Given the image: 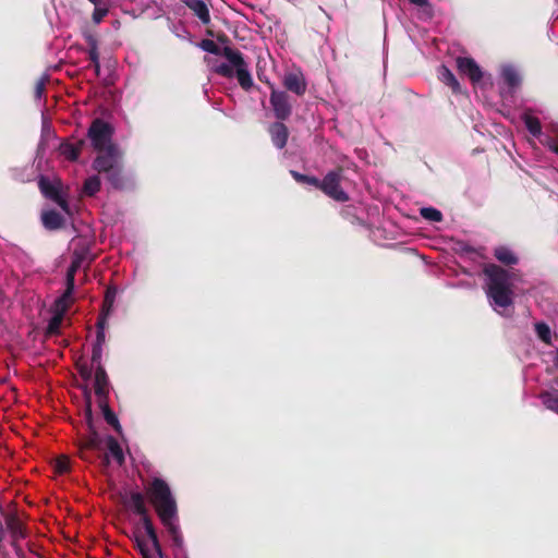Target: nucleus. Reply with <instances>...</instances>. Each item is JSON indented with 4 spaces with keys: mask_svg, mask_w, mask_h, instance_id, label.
Wrapping results in <instances>:
<instances>
[{
    "mask_svg": "<svg viewBox=\"0 0 558 558\" xmlns=\"http://www.w3.org/2000/svg\"><path fill=\"white\" fill-rule=\"evenodd\" d=\"M291 175L299 183L310 184L315 187H318L319 179L312 175L302 174L298 171L292 170Z\"/></svg>",
    "mask_w": 558,
    "mask_h": 558,
    "instance_id": "38",
    "label": "nucleus"
},
{
    "mask_svg": "<svg viewBox=\"0 0 558 558\" xmlns=\"http://www.w3.org/2000/svg\"><path fill=\"white\" fill-rule=\"evenodd\" d=\"M411 3L417 7H424L428 4V0H409Z\"/></svg>",
    "mask_w": 558,
    "mask_h": 558,
    "instance_id": "45",
    "label": "nucleus"
},
{
    "mask_svg": "<svg viewBox=\"0 0 558 558\" xmlns=\"http://www.w3.org/2000/svg\"><path fill=\"white\" fill-rule=\"evenodd\" d=\"M85 420L87 424V435L83 436L78 444L80 458L93 462L97 457V452L104 448V440L94 426V417L92 411L90 397L87 399V408L85 412Z\"/></svg>",
    "mask_w": 558,
    "mask_h": 558,
    "instance_id": "4",
    "label": "nucleus"
},
{
    "mask_svg": "<svg viewBox=\"0 0 558 558\" xmlns=\"http://www.w3.org/2000/svg\"><path fill=\"white\" fill-rule=\"evenodd\" d=\"M113 128L102 119L93 120L87 131V137L90 141L93 148L97 151L109 149V147H117L112 143Z\"/></svg>",
    "mask_w": 558,
    "mask_h": 558,
    "instance_id": "5",
    "label": "nucleus"
},
{
    "mask_svg": "<svg viewBox=\"0 0 558 558\" xmlns=\"http://www.w3.org/2000/svg\"><path fill=\"white\" fill-rule=\"evenodd\" d=\"M107 319L108 318H106V317H100V316L98 317L97 324H96V327H97L96 341L94 344L104 345L105 340H106L105 328L107 325Z\"/></svg>",
    "mask_w": 558,
    "mask_h": 558,
    "instance_id": "37",
    "label": "nucleus"
},
{
    "mask_svg": "<svg viewBox=\"0 0 558 558\" xmlns=\"http://www.w3.org/2000/svg\"><path fill=\"white\" fill-rule=\"evenodd\" d=\"M123 505L131 509L134 513L140 515L141 523L145 531V535L151 544V549L154 554L150 553V548L148 547V543L145 539L140 529H136L133 533V541L135 543L136 548L138 549L142 558H163V551L161 548V544L159 542V537L157 534V530L153 523V520L148 513V508L145 502V497L141 492H131L128 496L123 498Z\"/></svg>",
    "mask_w": 558,
    "mask_h": 558,
    "instance_id": "2",
    "label": "nucleus"
},
{
    "mask_svg": "<svg viewBox=\"0 0 558 558\" xmlns=\"http://www.w3.org/2000/svg\"><path fill=\"white\" fill-rule=\"evenodd\" d=\"M41 222L47 230H58L62 228L64 219L61 214L51 209L41 214Z\"/></svg>",
    "mask_w": 558,
    "mask_h": 558,
    "instance_id": "18",
    "label": "nucleus"
},
{
    "mask_svg": "<svg viewBox=\"0 0 558 558\" xmlns=\"http://www.w3.org/2000/svg\"><path fill=\"white\" fill-rule=\"evenodd\" d=\"M38 187L46 198L54 202L62 210L69 211L68 201L61 195L59 186L51 183L48 178L41 175L38 180Z\"/></svg>",
    "mask_w": 558,
    "mask_h": 558,
    "instance_id": "11",
    "label": "nucleus"
},
{
    "mask_svg": "<svg viewBox=\"0 0 558 558\" xmlns=\"http://www.w3.org/2000/svg\"><path fill=\"white\" fill-rule=\"evenodd\" d=\"M535 331L537 337L545 342L546 344H549L551 342V331L549 326L546 323L539 322L535 324Z\"/></svg>",
    "mask_w": 558,
    "mask_h": 558,
    "instance_id": "33",
    "label": "nucleus"
},
{
    "mask_svg": "<svg viewBox=\"0 0 558 558\" xmlns=\"http://www.w3.org/2000/svg\"><path fill=\"white\" fill-rule=\"evenodd\" d=\"M106 180L116 190H122L125 186V177L123 173V166L120 162L118 166L105 173Z\"/></svg>",
    "mask_w": 558,
    "mask_h": 558,
    "instance_id": "17",
    "label": "nucleus"
},
{
    "mask_svg": "<svg viewBox=\"0 0 558 558\" xmlns=\"http://www.w3.org/2000/svg\"><path fill=\"white\" fill-rule=\"evenodd\" d=\"M105 461H106V463H109V458L107 454H105Z\"/></svg>",
    "mask_w": 558,
    "mask_h": 558,
    "instance_id": "52",
    "label": "nucleus"
},
{
    "mask_svg": "<svg viewBox=\"0 0 558 558\" xmlns=\"http://www.w3.org/2000/svg\"><path fill=\"white\" fill-rule=\"evenodd\" d=\"M502 78L509 87H517L520 84L517 71L510 66L502 70Z\"/></svg>",
    "mask_w": 558,
    "mask_h": 558,
    "instance_id": "32",
    "label": "nucleus"
},
{
    "mask_svg": "<svg viewBox=\"0 0 558 558\" xmlns=\"http://www.w3.org/2000/svg\"><path fill=\"white\" fill-rule=\"evenodd\" d=\"M93 366V364L89 366L86 363H76L77 372L84 380H89L92 378Z\"/></svg>",
    "mask_w": 558,
    "mask_h": 558,
    "instance_id": "41",
    "label": "nucleus"
},
{
    "mask_svg": "<svg viewBox=\"0 0 558 558\" xmlns=\"http://www.w3.org/2000/svg\"><path fill=\"white\" fill-rule=\"evenodd\" d=\"M92 20L95 24H100L109 13V0H99V4H94Z\"/></svg>",
    "mask_w": 558,
    "mask_h": 558,
    "instance_id": "27",
    "label": "nucleus"
},
{
    "mask_svg": "<svg viewBox=\"0 0 558 558\" xmlns=\"http://www.w3.org/2000/svg\"><path fill=\"white\" fill-rule=\"evenodd\" d=\"M539 400L542 401L543 405L549 410L558 414V390L557 389H550V390H544L539 392L538 395Z\"/></svg>",
    "mask_w": 558,
    "mask_h": 558,
    "instance_id": "20",
    "label": "nucleus"
},
{
    "mask_svg": "<svg viewBox=\"0 0 558 558\" xmlns=\"http://www.w3.org/2000/svg\"><path fill=\"white\" fill-rule=\"evenodd\" d=\"M439 78L442 83L449 86L454 94H459L461 92L460 83L458 82L454 74L447 66H440Z\"/></svg>",
    "mask_w": 558,
    "mask_h": 558,
    "instance_id": "22",
    "label": "nucleus"
},
{
    "mask_svg": "<svg viewBox=\"0 0 558 558\" xmlns=\"http://www.w3.org/2000/svg\"><path fill=\"white\" fill-rule=\"evenodd\" d=\"M553 150H554L556 154H558V146H555V147L553 148Z\"/></svg>",
    "mask_w": 558,
    "mask_h": 558,
    "instance_id": "51",
    "label": "nucleus"
},
{
    "mask_svg": "<svg viewBox=\"0 0 558 558\" xmlns=\"http://www.w3.org/2000/svg\"><path fill=\"white\" fill-rule=\"evenodd\" d=\"M60 153L70 161H76L80 157L77 148L74 147L73 143H62L60 145Z\"/></svg>",
    "mask_w": 558,
    "mask_h": 558,
    "instance_id": "34",
    "label": "nucleus"
},
{
    "mask_svg": "<svg viewBox=\"0 0 558 558\" xmlns=\"http://www.w3.org/2000/svg\"><path fill=\"white\" fill-rule=\"evenodd\" d=\"M223 57L232 64V66H234V75L236 76L240 86L244 90L251 89L253 86V78L248 71V64L243 58V53L238 49L226 46L223 47Z\"/></svg>",
    "mask_w": 558,
    "mask_h": 558,
    "instance_id": "6",
    "label": "nucleus"
},
{
    "mask_svg": "<svg viewBox=\"0 0 558 558\" xmlns=\"http://www.w3.org/2000/svg\"><path fill=\"white\" fill-rule=\"evenodd\" d=\"M342 168L329 171L323 180H319L318 187L328 197L344 203L349 201V194L341 187Z\"/></svg>",
    "mask_w": 558,
    "mask_h": 558,
    "instance_id": "7",
    "label": "nucleus"
},
{
    "mask_svg": "<svg viewBox=\"0 0 558 558\" xmlns=\"http://www.w3.org/2000/svg\"><path fill=\"white\" fill-rule=\"evenodd\" d=\"M93 4H99V0H88Z\"/></svg>",
    "mask_w": 558,
    "mask_h": 558,
    "instance_id": "50",
    "label": "nucleus"
},
{
    "mask_svg": "<svg viewBox=\"0 0 558 558\" xmlns=\"http://www.w3.org/2000/svg\"><path fill=\"white\" fill-rule=\"evenodd\" d=\"M186 7L193 12L195 16L199 19L204 25H208L210 23L209 8L204 0L186 2Z\"/></svg>",
    "mask_w": 558,
    "mask_h": 558,
    "instance_id": "16",
    "label": "nucleus"
},
{
    "mask_svg": "<svg viewBox=\"0 0 558 558\" xmlns=\"http://www.w3.org/2000/svg\"><path fill=\"white\" fill-rule=\"evenodd\" d=\"M199 47L208 52V53H211V54H215V56H223V48H220L214 40L211 39H203L201 43H199Z\"/></svg>",
    "mask_w": 558,
    "mask_h": 558,
    "instance_id": "36",
    "label": "nucleus"
},
{
    "mask_svg": "<svg viewBox=\"0 0 558 558\" xmlns=\"http://www.w3.org/2000/svg\"><path fill=\"white\" fill-rule=\"evenodd\" d=\"M456 63L459 72L466 75L472 83H478L483 78V72L473 58L458 57Z\"/></svg>",
    "mask_w": 558,
    "mask_h": 558,
    "instance_id": "13",
    "label": "nucleus"
},
{
    "mask_svg": "<svg viewBox=\"0 0 558 558\" xmlns=\"http://www.w3.org/2000/svg\"><path fill=\"white\" fill-rule=\"evenodd\" d=\"M64 313L56 311L54 315L50 318L46 333L49 336L58 335L63 320Z\"/></svg>",
    "mask_w": 558,
    "mask_h": 558,
    "instance_id": "30",
    "label": "nucleus"
},
{
    "mask_svg": "<svg viewBox=\"0 0 558 558\" xmlns=\"http://www.w3.org/2000/svg\"><path fill=\"white\" fill-rule=\"evenodd\" d=\"M421 216L433 222H440L442 220V214L440 210L434 207H423L420 210Z\"/></svg>",
    "mask_w": 558,
    "mask_h": 558,
    "instance_id": "35",
    "label": "nucleus"
},
{
    "mask_svg": "<svg viewBox=\"0 0 558 558\" xmlns=\"http://www.w3.org/2000/svg\"><path fill=\"white\" fill-rule=\"evenodd\" d=\"M266 83L271 89L269 102L272 107L275 117L278 121L288 120L292 114V104L290 101V96L287 94V92L277 90L269 81H266Z\"/></svg>",
    "mask_w": 558,
    "mask_h": 558,
    "instance_id": "9",
    "label": "nucleus"
},
{
    "mask_svg": "<svg viewBox=\"0 0 558 558\" xmlns=\"http://www.w3.org/2000/svg\"><path fill=\"white\" fill-rule=\"evenodd\" d=\"M272 144L278 148L282 149L286 147L289 138V130L282 121L274 122L268 128Z\"/></svg>",
    "mask_w": 558,
    "mask_h": 558,
    "instance_id": "14",
    "label": "nucleus"
},
{
    "mask_svg": "<svg viewBox=\"0 0 558 558\" xmlns=\"http://www.w3.org/2000/svg\"><path fill=\"white\" fill-rule=\"evenodd\" d=\"M117 296V289L114 287H108L105 293L104 302H102V308L100 313V317H106L110 315L113 303Z\"/></svg>",
    "mask_w": 558,
    "mask_h": 558,
    "instance_id": "24",
    "label": "nucleus"
},
{
    "mask_svg": "<svg viewBox=\"0 0 558 558\" xmlns=\"http://www.w3.org/2000/svg\"><path fill=\"white\" fill-rule=\"evenodd\" d=\"M219 40H221V41H226V40H228V38H227V36H226V35H223V36L219 37Z\"/></svg>",
    "mask_w": 558,
    "mask_h": 558,
    "instance_id": "49",
    "label": "nucleus"
},
{
    "mask_svg": "<svg viewBox=\"0 0 558 558\" xmlns=\"http://www.w3.org/2000/svg\"><path fill=\"white\" fill-rule=\"evenodd\" d=\"M86 144H87V142L84 138L77 140L76 142L73 143L74 147L77 148L78 155H81V153L84 149V147L86 146Z\"/></svg>",
    "mask_w": 558,
    "mask_h": 558,
    "instance_id": "44",
    "label": "nucleus"
},
{
    "mask_svg": "<svg viewBox=\"0 0 558 558\" xmlns=\"http://www.w3.org/2000/svg\"><path fill=\"white\" fill-rule=\"evenodd\" d=\"M93 161V168L101 174L111 170L121 162V155L118 147H109L102 151Z\"/></svg>",
    "mask_w": 558,
    "mask_h": 558,
    "instance_id": "10",
    "label": "nucleus"
},
{
    "mask_svg": "<svg viewBox=\"0 0 558 558\" xmlns=\"http://www.w3.org/2000/svg\"><path fill=\"white\" fill-rule=\"evenodd\" d=\"M145 493L173 546L182 549L184 538L180 529L179 509L169 484L160 477H154L145 485Z\"/></svg>",
    "mask_w": 558,
    "mask_h": 558,
    "instance_id": "1",
    "label": "nucleus"
},
{
    "mask_svg": "<svg viewBox=\"0 0 558 558\" xmlns=\"http://www.w3.org/2000/svg\"><path fill=\"white\" fill-rule=\"evenodd\" d=\"M107 448H108L109 452L111 453V456L113 457V459L118 462V464L122 465L125 460L123 450H122L120 444L118 442V440L113 436L107 437Z\"/></svg>",
    "mask_w": 558,
    "mask_h": 558,
    "instance_id": "26",
    "label": "nucleus"
},
{
    "mask_svg": "<svg viewBox=\"0 0 558 558\" xmlns=\"http://www.w3.org/2000/svg\"><path fill=\"white\" fill-rule=\"evenodd\" d=\"M66 288L61 296L56 300L54 306L56 311L61 313H66L73 303L72 294L74 292L75 284H70V282L65 281Z\"/></svg>",
    "mask_w": 558,
    "mask_h": 558,
    "instance_id": "19",
    "label": "nucleus"
},
{
    "mask_svg": "<svg viewBox=\"0 0 558 558\" xmlns=\"http://www.w3.org/2000/svg\"><path fill=\"white\" fill-rule=\"evenodd\" d=\"M83 256L75 254L71 265L66 270L65 281L70 282V284H75V274L82 266Z\"/></svg>",
    "mask_w": 558,
    "mask_h": 558,
    "instance_id": "29",
    "label": "nucleus"
},
{
    "mask_svg": "<svg viewBox=\"0 0 558 558\" xmlns=\"http://www.w3.org/2000/svg\"><path fill=\"white\" fill-rule=\"evenodd\" d=\"M94 388L98 401L107 400L109 393V379L104 366L96 367Z\"/></svg>",
    "mask_w": 558,
    "mask_h": 558,
    "instance_id": "15",
    "label": "nucleus"
},
{
    "mask_svg": "<svg viewBox=\"0 0 558 558\" xmlns=\"http://www.w3.org/2000/svg\"><path fill=\"white\" fill-rule=\"evenodd\" d=\"M483 274L487 278L486 294L498 306L506 308L513 303L510 274L496 264H486Z\"/></svg>",
    "mask_w": 558,
    "mask_h": 558,
    "instance_id": "3",
    "label": "nucleus"
},
{
    "mask_svg": "<svg viewBox=\"0 0 558 558\" xmlns=\"http://www.w3.org/2000/svg\"><path fill=\"white\" fill-rule=\"evenodd\" d=\"M70 471V459L65 456H60L54 462V472L58 474H64Z\"/></svg>",
    "mask_w": 558,
    "mask_h": 558,
    "instance_id": "39",
    "label": "nucleus"
},
{
    "mask_svg": "<svg viewBox=\"0 0 558 558\" xmlns=\"http://www.w3.org/2000/svg\"><path fill=\"white\" fill-rule=\"evenodd\" d=\"M234 66H232V64H228V63H221L219 64L216 69H215V72L223 77H227V78H231L234 76V70H233Z\"/></svg>",
    "mask_w": 558,
    "mask_h": 558,
    "instance_id": "40",
    "label": "nucleus"
},
{
    "mask_svg": "<svg viewBox=\"0 0 558 558\" xmlns=\"http://www.w3.org/2000/svg\"><path fill=\"white\" fill-rule=\"evenodd\" d=\"M98 403H99V407H100V409L102 411V415H104L105 421L110 426H112V428L118 434H121L122 433L121 424H120L117 415L114 414V412L109 408V405L107 403V400H99Z\"/></svg>",
    "mask_w": 558,
    "mask_h": 558,
    "instance_id": "21",
    "label": "nucleus"
},
{
    "mask_svg": "<svg viewBox=\"0 0 558 558\" xmlns=\"http://www.w3.org/2000/svg\"><path fill=\"white\" fill-rule=\"evenodd\" d=\"M0 514L13 541L26 537L25 524L22 521L23 513L16 509L15 504H10L7 509L2 508L0 505Z\"/></svg>",
    "mask_w": 558,
    "mask_h": 558,
    "instance_id": "8",
    "label": "nucleus"
},
{
    "mask_svg": "<svg viewBox=\"0 0 558 558\" xmlns=\"http://www.w3.org/2000/svg\"><path fill=\"white\" fill-rule=\"evenodd\" d=\"M45 90V81L41 78L39 80L37 83H36V86H35V96L37 98H40L43 93Z\"/></svg>",
    "mask_w": 558,
    "mask_h": 558,
    "instance_id": "43",
    "label": "nucleus"
},
{
    "mask_svg": "<svg viewBox=\"0 0 558 558\" xmlns=\"http://www.w3.org/2000/svg\"><path fill=\"white\" fill-rule=\"evenodd\" d=\"M84 38L88 45V58L92 61V63H98L99 62V51H98V39L97 37L92 33H84Z\"/></svg>",
    "mask_w": 558,
    "mask_h": 558,
    "instance_id": "25",
    "label": "nucleus"
},
{
    "mask_svg": "<svg viewBox=\"0 0 558 558\" xmlns=\"http://www.w3.org/2000/svg\"><path fill=\"white\" fill-rule=\"evenodd\" d=\"M95 73L98 76L100 74V63H94Z\"/></svg>",
    "mask_w": 558,
    "mask_h": 558,
    "instance_id": "47",
    "label": "nucleus"
},
{
    "mask_svg": "<svg viewBox=\"0 0 558 558\" xmlns=\"http://www.w3.org/2000/svg\"><path fill=\"white\" fill-rule=\"evenodd\" d=\"M4 539V527L0 522V543Z\"/></svg>",
    "mask_w": 558,
    "mask_h": 558,
    "instance_id": "46",
    "label": "nucleus"
},
{
    "mask_svg": "<svg viewBox=\"0 0 558 558\" xmlns=\"http://www.w3.org/2000/svg\"><path fill=\"white\" fill-rule=\"evenodd\" d=\"M284 88L296 96H303L307 89V82L300 70L287 72L282 78Z\"/></svg>",
    "mask_w": 558,
    "mask_h": 558,
    "instance_id": "12",
    "label": "nucleus"
},
{
    "mask_svg": "<svg viewBox=\"0 0 558 558\" xmlns=\"http://www.w3.org/2000/svg\"><path fill=\"white\" fill-rule=\"evenodd\" d=\"M524 124L527 131L533 136H538L542 133V125L538 118L533 116H525L524 117Z\"/></svg>",
    "mask_w": 558,
    "mask_h": 558,
    "instance_id": "31",
    "label": "nucleus"
},
{
    "mask_svg": "<svg viewBox=\"0 0 558 558\" xmlns=\"http://www.w3.org/2000/svg\"><path fill=\"white\" fill-rule=\"evenodd\" d=\"M494 256L504 265L511 266L518 264L519 259L514 253L506 247L498 246L494 250Z\"/></svg>",
    "mask_w": 558,
    "mask_h": 558,
    "instance_id": "23",
    "label": "nucleus"
},
{
    "mask_svg": "<svg viewBox=\"0 0 558 558\" xmlns=\"http://www.w3.org/2000/svg\"><path fill=\"white\" fill-rule=\"evenodd\" d=\"M554 365L558 368V350H557L556 357L554 359Z\"/></svg>",
    "mask_w": 558,
    "mask_h": 558,
    "instance_id": "48",
    "label": "nucleus"
},
{
    "mask_svg": "<svg viewBox=\"0 0 558 558\" xmlns=\"http://www.w3.org/2000/svg\"><path fill=\"white\" fill-rule=\"evenodd\" d=\"M101 357H102V345L93 344L92 364L95 365V367L102 366Z\"/></svg>",
    "mask_w": 558,
    "mask_h": 558,
    "instance_id": "42",
    "label": "nucleus"
},
{
    "mask_svg": "<svg viewBox=\"0 0 558 558\" xmlns=\"http://www.w3.org/2000/svg\"><path fill=\"white\" fill-rule=\"evenodd\" d=\"M101 182L98 175L87 178L83 185V192L87 196H94L100 191Z\"/></svg>",
    "mask_w": 558,
    "mask_h": 558,
    "instance_id": "28",
    "label": "nucleus"
}]
</instances>
